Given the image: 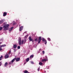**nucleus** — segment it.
<instances>
[{"mask_svg": "<svg viewBox=\"0 0 73 73\" xmlns=\"http://www.w3.org/2000/svg\"><path fill=\"white\" fill-rule=\"evenodd\" d=\"M5 58H9V55L6 54L5 56Z\"/></svg>", "mask_w": 73, "mask_h": 73, "instance_id": "0eeeda50", "label": "nucleus"}, {"mask_svg": "<svg viewBox=\"0 0 73 73\" xmlns=\"http://www.w3.org/2000/svg\"><path fill=\"white\" fill-rule=\"evenodd\" d=\"M31 64H34L33 62H31Z\"/></svg>", "mask_w": 73, "mask_h": 73, "instance_id": "7c9ffc66", "label": "nucleus"}, {"mask_svg": "<svg viewBox=\"0 0 73 73\" xmlns=\"http://www.w3.org/2000/svg\"><path fill=\"white\" fill-rule=\"evenodd\" d=\"M3 50V49H2L1 48H0V50Z\"/></svg>", "mask_w": 73, "mask_h": 73, "instance_id": "2f4dec72", "label": "nucleus"}, {"mask_svg": "<svg viewBox=\"0 0 73 73\" xmlns=\"http://www.w3.org/2000/svg\"><path fill=\"white\" fill-rule=\"evenodd\" d=\"M48 58H47V57L46 56H45V58H44V59H42L41 60V62H45L47 60H48Z\"/></svg>", "mask_w": 73, "mask_h": 73, "instance_id": "7ed1b4c3", "label": "nucleus"}, {"mask_svg": "<svg viewBox=\"0 0 73 73\" xmlns=\"http://www.w3.org/2000/svg\"><path fill=\"white\" fill-rule=\"evenodd\" d=\"M39 65H40L41 66V65H42L43 63H42V62H39Z\"/></svg>", "mask_w": 73, "mask_h": 73, "instance_id": "2eb2a0df", "label": "nucleus"}, {"mask_svg": "<svg viewBox=\"0 0 73 73\" xmlns=\"http://www.w3.org/2000/svg\"><path fill=\"white\" fill-rule=\"evenodd\" d=\"M20 58H16V61H20Z\"/></svg>", "mask_w": 73, "mask_h": 73, "instance_id": "ddd939ff", "label": "nucleus"}, {"mask_svg": "<svg viewBox=\"0 0 73 73\" xmlns=\"http://www.w3.org/2000/svg\"><path fill=\"white\" fill-rule=\"evenodd\" d=\"M7 15V13L4 12L3 13V16H5Z\"/></svg>", "mask_w": 73, "mask_h": 73, "instance_id": "9b49d317", "label": "nucleus"}, {"mask_svg": "<svg viewBox=\"0 0 73 73\" xmlns=\"http://www.w3.org/2000/svg\"><path fill=\"white\" fill-rule=\"evenodd\" d=\"M2 29H3V27H0V31H1V30H2Z\"/></svg>", "mask_w": 73, "mask_h": 73, "instance_id": "5701e85b", "label": "nucleus"}, {"mask_svg": "<svg viewBox=\"0 0 73 73\" xmlns=\"http://www.w3.org/2000/svg\"><path fill=\"white\" fill-rule=\"evenodd\" d=\"M17 47V45L16 44H14L13 46V48H14V49H16V48Z\"/></svg>", "mask_w": 73, "mask_h": 73, "instance_id": "1a4fd4ad", "label": "nucleus"}, {"mask_svg": "<svg viewBox=\"0 0 73 73\" xmlns=\"http://www.w3.org/2000/svg\"><path fill=\"white\" fill-rule=\"evenodd\" d=\"M11 50H9V51L8 53V54H11Z\"/></svg>", "mask_w": 73, "mask_h": 73, "instance_id": "412c9836", "label": "nucleus"}, {"mask_svg": "<svg viewBox=\"0 0 73 73\" xmlns=\"http://www.w3.org/2000/svg\"><path fill=\"white\" fill-rule=\"evenodd\" d=\"M9 26V25L8 24L5 25L4 26V28L3 29L4 31H7L8 30V27Z\"/></svg>", "mask_w": 73, "mask_h": 73, "instance_id": "f03ea898", "label": "nucleus"}, {"mask_svg": "<svg viewBox=\"0 0 73 73\" xmlns=\"http://www.w3.org/2000/svg\"><path fill=\"white\" fill-rule=\"evenodd\" d=\"M13 29V27H11V28H10L9 29V32L10 33H11V32H10V31H12V29Z\"/></svg>", "mask_w": 73, "mask_h": 73, "instance_id": "f8f14e48", "label": "nucleus"}, {"mask_svg": "<svg viewBox=\"0 0 73 73\" xmlns=\"http://www.w3.org/2000/svg\"><path fill=\"white\" fill-rule=\"evenodd\" d=\"M34 56V55H31L30 56V58H32L33 57V56Z\"/></svg>", "mask_w": 73, "mask_h": 73, "instance_id": "aec40b11", "label": "nucleus"}, {"mask_svg": "<svg viewBox=\"0 0 73 73\" xmlns=\"http://www.w3.org/2000/svg\"><path fill=\"white\" fill-rule=\"evenodd\" d=\"M17 48L18 49H20V46H18Z\"/></svg>", "mask_w": 73, "mask_h": 73, "instance_id": "4be33fe9", "label": "nucleus"}, {"mask_svg": "<svg viewBox=\"0 0 73 73\" xmlns=\"http://www.w3.org/2000/svg\"><path fill=\"white\" fill-rule=\"evenodd\" d=\"M23 29V26H22L19 27V30L20 31H21Z\"/></svg>", "mask_w": 73, "mask_h": 73, "instance_id": "6e6552de", "label": "nucleus"}, {"mask_svg": "<svg viewBox=\"0 0 73 73\" xmlns=\"http://www.w3.org/2000/svg\"><path fill=\"white\" fill-rule=\"evenodd\" d=\"M28 35H27L26 36H25V38H27V37H28Z\"/></svg>", "mask_w": 73, "mask_h": 73, "instance_id": "393cba45", "label": "nucleus"}, {"mask_svg": "<svg viewBox=\"0 0 73 73\" xmlns=\"http://www.w3.org/2000/svg\"><path fill=\"white\" fill-rule=\"evenodd\" d=\"M48 41H50V39L49 38H48Z\"/></svg>", "mask_w": 73, "mask_h": 73, "instance_id": "b1692460", "label": "nucleus"}, {"mask_svg": "<svg viewBox=\"0 0 73 73\" xmlns=\"http://www.w3.org/2000/svg\"><path fill=\"white\" fill-rule=\"evenodd\" d=\"M29 58H27L26 60L27 62H28V61H29Z\"/></svg>", "mask_w": 73, "mask_h": 73, "instance_id": "a211bd4d", "label": "nucleus"}, {"mask_svg": "<svg viewBox=\"0 0 73 73\" xmlns=\"http://www.w3.org/2000/svg\"><path fill=\"white\" fill-rule=\"evenodd\" d=\"M42 53L43 54H45V51H43L42 52Z\"/></svg>", "mask_w": 73, "mask_h": 73, "instance_id": "c85d7f7f", "label": "nucleus"}, {"mask_svg": "<svg viewBox=\"0 0 73 73\" xmlns=\"http://www.w3.org/2000/svg\"><path fill=\"white\" fill-rule=\"evenodd\" d=\"M42 40L43 42H45V44H46V40L44 39V38H42Z\"/></svg>", "mask_w": 73, "mask_h": 73, "instance_id": "423d86ee", "label": "nucleus"}, {"mask_svg": "<svg viewBox=\"0 0 73 73\" xmlns=\"http://www.w3.org/2000/svg\"><path fill=\"white\" fill-rule=\"evenodd\" d=\"M16 60V58H15L14 59H13L10 62H9V64H13V62L15 61Z\"/></svg>", "mask_w": 73, "mask_h": 73, "instance_id": "20e7f679", "label": "nucleus"}, {"mask_svg": "<svg viewBox=\"0 0 73 73\" xmlns=\"http://www.w3.org/2000/svg\"><path fill=\"white\" fill-rule=\"evenodd\" d=\"M41 37L40 36L38 38V43H40V42H41Z\"/></svg>", "mask_w": 73, "mask_h": 73, "instance_id": "39448f33", "label": "nucleus"}, {"mask_svg": "<svg viewBox=\"0 0 73 73\" xmlns=\"http://www.w3.org/2000/svg\"><path fill=\"white\" fill-rule=\"evenodd\" d=\"M8 65V62H6L5 63V65L4 66H7V65Z\"/></svg>", "mask_w": 73, "mask_h": 73, "instance_id": "dca6fc26", "label": "nucleus"}, {"mask_svg": "<svg viewBox=\"0 0 73 73\" xmlns=\"http://www.w3.org/2000/svg\"><path fill=\"white\" fill-rule=\"evenodd\" d=\"M35 41H37V38H36L35 39Z\"/></svg>", "mask_w": 73, "mask_h": 73, "instance_id": "bb28decb", "label": "nucleus"}, {"mask_svg": "<svg viewBox=\"0 0 73 73\" xmlns=\"http://www.w3.org/2000/svg\"><path fill=\"white\" fill-rule=\"evenodd\" d=\"M24 72L25 73H31L28 72V71H27V70H25L24 71Z\"/></svg>", "mask_w": 73, "mask_h": 73, "instance_id": "4468645a", "label": "nucleus"}, {"mask_svg": "<svg viewBox=\"0 0 73 73\" xmlns=\"http://www.w3.org/2000/svg\"><path fill=\"white\" fill-rule=\"evenodd\" d=\"M38 71H39L40 70V68H38L37 69Z\"/></svg>", "mask_w": 73, "mask_h": 73, "instance_id": "a878e982", "label": "nucleus"}, {"mask_svg": "<svg viewBox=\"0 0 73 73\" xmlns=\"http://www.w3.org/2000/svg\"><path fill=\"white\" fill-rule=\"evenodd\" d=\"M16 49H14V52H16Z\"/></svg>", "mask_w": 73, "mask_h": 73, "instance_id": "c756f323", "label": "nucleus"}, {"mask_svg": "<svg viewBox=\"0 0 73 73\" xmlns=\"http://www.w3.org/2000/svg\"><path fill=\"white\" fill-rule=\"evenodd\" d=\"M29 41H33V39L32 38L31 36L29 37Z\"/></svg>", "mask_w": 73, "mask_h": 73, "instance_id": "9d476101", "label": "nucleus"}, {"mask_svg": "<svg viewBox=\"0 0 73 73\" xmlns=\"http://www.w3.org/2000/svg\"><path fill=\"white\" fill-rule=\"evenodd\" d=\"M3 56L1 55V57H0V61L1 60H2V58H3Z\"/></svg>", "mask_w": 73, "mask_h": 73, "instance_id": "f3484780", "label": "nucleus"}, {"mask_svg": "<svg viewBox=\"0 0 73 73\" xmlns=\"http://www.w3.org/2000/svg\"><path fill=\"white\" fill-rule=\"evenodd\" d=\"M1 46H2V47H4V46H6V45L3 44V45H1Z\"/></svg>", "mask_w": 73, "mask_h": 73, "instance_id": "6ab92c4d", "label": "nucleus"}, {"mask_svg": "<svg viewBox=\"0 0 73 73\" xmlns=\"http://www.w3.org/2000/svg\"><path fill=\"white\" fill-rule=\"evenodd\" d=\"M39 51H40H40H41V49H39Z\"/></svg>", "mask_w": 73, "mask_h": 73, "instance_id": "72a5a7b5", "label": "nucleus"}, {"mask_svg": "<svg viewBox=\"0 0 73 73\" xmlns=\"http://www.w3.org/2000/svg\"><path fill=\"white\" fill-rule=\"evenodd\" d=\"M2 64V63H1V62H0V66H1V65Z\"/></svg>", "mask_w": 73, "mask_h": 73, "instance_id": "cd10ccee", "label": "nucleus"}, {"mask_svg": "<svg viewBox=\"0 0 73 73\" xmlns=\"http://www.w3.org/2000/svg\"><path fill=\"white\" fill-rule=\"evenodd\" d=\"M2 48L1 45H0V48Z\"/></svg>", "mask_w": 73, "mask_h": 73, "instance_id": "473e14b6", "label": "nucleus"}, {"mask_svg": "<svg viewBox=\"0 0 73 73\" xmlns=\"http://www.w3.org/2000/svg\"><path fill=\"white\" fill-rule=\"evenodd\" d=\"M2 43V42H0V44H1Z\"/></svg>", "mask_w": 73, "mask_h": 73, "instance_id": "f704fd0d", "label": "nucleus"}, {"mask_svg": "<svg viewBox=\"0 0 73 73\" xmlns=\"http://www.w3.org/2000/svg\"><path fill=\"white\" fill-rule=\"evenodd\" d=\"M18 42L19 44L20 45H21V43L22 44H23L24 43V40H22L21 42V38L20 37H19L18 38Z\"/></svg>", "mask_w": 73, "mask_h": 73, "instance_id": "f257e3e1", "label": "nucleus"}]
</instances>
